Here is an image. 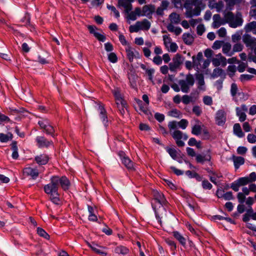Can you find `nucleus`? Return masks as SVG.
<instances>
[{
    "label": "nucleus",
    "mask_w": 256,
    "mask_h": 256,
    "mask_svg": "<svg viewBox=\"0 0 256 256\" xmlns=\"http://www.w3.org/2000/svg\"><path fill=\"white\" fill-rule=\"evenodd\" d=\"M210 159L211 156L210 154L207 156H202L200 154H198L196 157V162L201 164H203L205 161L210 162Z\"/></svg>",
    "instance_id": "c85d7f7f"
},
{
    "label": "nucleus",
    "mask_w": 256,
    "mask_h": 256,
    "mask_svg": "<svg viewBox=\"0 0 256 256\" xmlns=\"http://www.w3.org/2000/svg\"><path fill=\"white\" fill-rule=\"evenodd\" d=\"M233 160L234 166L236 168H238L240 165L244 164V159L241 156H233Z\"/></svg>",
    "instance_id": "2f4dec72"
},
{
    "label": "nucleus",
    "mask_w": 256,
    "mask_h": 256,
    "mask_svg": "<svg viewBox=\"0 0 256 256\" xmlns=\"http://www.w3.org/2000/svg\"><path fill=\"white\" fill-rule=\"evenodd\" d=\"M224 74V70L220 68H216L214 70L212 76L213 78H216L223 76Z\"/></svg>",
    "instance_id": "a19ab883"
},
{
    "label": "nucleus",
    "mask_w": 256,
    "mask_h": 256,
    "mask_svg": "<svg viewBox=\"0 0 256 256\" xmlns=\"http://www.w3.org/2000/svg\"><path fill=\"white\" fill-rule=\"evenodd\" d=\"M171 23L167 26V29L170 32H174L176 34V27H174L172 23L176 24V12H172L169 16Z\"/></svg>",
    "instance_id": "dca6fc26"
},
{
    "label": "nucleus",
    "mask_w": 256,
    "mask_h": 256,
    "mask_svg": "<svg viewBox=\"0 0 256 256\" xmlns=\"http://www.w3.org/2000/svg\"><path fill=\"white\" fill-rule=\"evenodd\" d=\"M177 240H178L180 243L182 245L184 246H185V244H186V238H184L182 235L178 234L177 233Z\"/></svg>",
    "instance_id": "e2e57ef3"
},
{
    "label": "nucleus",
    "mask_w": 256,
    "mask_h": 256,
    "mask_svg": "<svg viewBox=\"0 0 256 256\" xmlns=\"http://www.w3.org/2000/svg\"><path fill=\"white\" fill-rule=\"evenodd\" d=\"M212 63L215 66H218L222 65L225 66L226 64V59L223 56L220 54L216 56V58L212 59Z\"/></svg>",
    "instance_id": "9b49d317"
},
{
    "label": "nucleus",
    "mask_w": 256,
    "mask_h": 256,
    "mask_svg": "<svg viewBox=\"0 0 256 256\" xmlns=\"http://www.w3.org/2000/svg\"><path fill=\"white\" fill-rule=\"evenodd\" d=\"M169 132L174 140H176V120L170 122L168 124Z\"/></svg>",
    "instance_id": "4be33fe9"
},
{
    "label": "nucleus",
    "mask_w": 256,
    "mask_h": 256,
    "mask_svg": "<svg viewBox=\"0 0 256 256\" xmlns=\"http://www.w3.org/2000/svg\"><path fill=\"white\" fill-rule=\"evenodd\" d=\"M238 184L240 186H244L250 183L248 177H243L239 178L237 181Z\"/></svg>",
    "instance_id": "8fccbe9b"
},
{
    "label": "nucleus",
    "mask_w": 256,
    "mask_h": 256,
    "mask_svg": "<svg viewBox=\"0 0 256 256\" xmlns=\"http://www.w3.org/2000/svg\"><path fill=\"white\" fill-rule=\"evenodd\" d=\"M217 33L220 37L224 38L226 34V29L224 28H221L218 30Z\"/></svg>",
    "instance_id": "0e129e2a"
},
{
    "label": "nucleus",
    "mask_w": 256,
    "mask_h": 256,
    "mask_svg": "<svg viewBox=\"0 0 256 256\" xmlns=\"http://www.w3.org/2000/svg\"><path fill=\"white\" fill-rule=\"evenodd\" d=\"M106 8L108 10H110L114 14V16L116 18H118L120 16L119 12L116 8L114 6L107 4Z\"/></svg>",
    "instance_id": "3c124183"
},
{
    "label": "nucleus",
    "mask_w": 256,
    "mask_h": 256,
    "mask_svg": "<svg viewBox=\"0 0 256 256\" xmlns=\"http://www.w3.org/2000/svg\"><path fill=\"white\" fill-rule=\"evenodd\" d=\"M188 139V136L181 132L177 130V146H182L184 144V141Z\"/></svg>",
    "instance_id": "a211bd4d"
},
{
    "label": "nucleus",
    "mask_w": 256,
    "mask_h": 256,
    "mask_svg": "<svg viewBox=\"0 0 256 256\" xmlns=\"http://www.w3.org/2000/svg\"><path fill=\"white\" fill-rule=\"evenodd\" d=\"M250 16L252 17L256 18V6L254 5L251 7L250 11Z\"/></svg>",
    "instance_id": "774afa93"
},
{
    "label": "nucleus",
    "mask_w": 256,
    "mask_h": 256,
    "mask_svg": "<svg viewBox=\"0 0 256 256\" xmlns=\"http://www.w3.org/2000/svg\"><path fill=\"white\" fill-rule=\"evenodd\" d=\"M234 132L238 137H242L244 135L239 124H234Z\"/></svg>",
    "instance_id": "e433bc0d"
},
{
    "label": "nucleus",
    "mask_w": 256,
    "mask_h": 256,
    "mask_svg": "<svg viewBox=\"0 0 256 256\" xmlns=\"http://www.w3.org/2000/svg\"><path fill=\"white\" fill-rule=\"evenodd\" d=\"M112 92L116 100L120 101V104L122 105V106L126 104V101L123 99L121 96L120 92L118 88H115L112 91Z\"/></svg>",
    "instance_id": "aec40b11"
},
{
    "label": "nucleus",
    "mask_w": 256,
    "mask_h": 256,
    "mask_svg": "<svg viewBox=\"0 0 256 256\" xmlns=\"http://www.w3.org/2000/svg\"><path fill=\"white\" fill-rule=\"evenodd\" d=\"M21 22H26V26H32L30 24V16L28 12L26 13L24 16L21 20Z\"/></svg>",
    "instance_id": "de8ad7c7"
},
{
    "label": "nucleus",
    "mask_w": 256,
    "mask_h": 256,
    "mask_svg": "<svg viewBox=\"0 0 256 256\" xmlns=\"http://www.w3.org/2000/svg\"><path fill=\"white\" fill-rule=\"evenodd\" d=\"M97 106L96 107V109L99 112L100 118L106 128L108 126V114L106 110L104 108V105L100 102H96Z\"/></svg>",
    "instance_id": "39448f33"
},
{
    "label": "nucleus",
    "mask_w": 256,
    "mask_h": 256,
    "mask_svg": "<svg viewBox=\"0 0 256 256\" xmlns=\"http://www.w3.org/2000/svg\"><path fill=\"white\" fill-rule=\"evenodd\" d=\"M87 28L88 30L90 33V34H92L98 40L102 42L106 41V36L96 32V30H98V28L96 26L93 25H88Z\"/></svg>",
    "instance_id": "0eeeda50"
},
{
    "label": "nucleus",
    "mask_w": 256,
    "mask_h": 256,
    "mask_svg": "<svg viewBox=\"0 0 256 256\" xmlns=\"http://www.w3.org/2000/svg\"><path fill=\"white\" fill-rule=\"evenodd\" d=\"M114 252L115 253L118 254H121L123 255H126L128 254V252H130V250L127 247L120 245L116 246L114 248Z\"/></svg>",
    "instance_id": "b1692460"
},
{
    "label": "nucleus",
    "mask_w": 256,
    "mask_h": 256,
    "mask_svg": "<svg viewBox=\"0 0 256 256\" xmlns=\"http://www.w3.org/2000/svg\"><path fill=\"white\" fill-rule=\"evenodd\" d=\"M102 231L108 236H110L112 234V230L107 225H105V227L102 229Z\"/></svg>",
    "instance_id": "69168bd1"
},
{
    "label": "nucleus",
    "mask_w": 256,
    "mask_h": 256,
    "mask_svg": "<svg viewBox=\"0 0 256 256\" xmlns=\"http://www.w3.org/2000/svg\"><path fill=\"white\" fill-rule=\"evenodd\" d=\"M196 78L198 80V84L200 86L204 85V77L202 74H198L196 75Z\"/></svg>",
    "instance_id": "6e6d98bb"
},
{
    "label": "nucleus",
    "mask_w": 256,
    "mask_h": 256,
    "mask_svg": "<svg viewBox=\"0 0 256 256\" xmlns=\"http://www.w3.org/2000/svg\"><path fill=\"white\" fill-rule=\"evenodd\" d=\"M54 132V129L51 124L48 126V128H47L45 132L46 134L50 135L53 138H54L56 136Z\"/></svg>",
    "instance_id": "864d4df0"
},
{
    "label": "nucleus",
    "mask_w": 256,
    "mask_h": 256,
    "mask_svg": "<svg viewBox=\"0 0 256 256\" xmlns=\"http://www.w3.org/2000/svg\"><path fill=\"white\" fill-rule=\"evenodd\" d=\"M164 43L166 48L168 47V44H170V50L172 52H176V43L172 42V39L170 37L166 35L163 36Z\"/></svg>",
    "instance_id": "4468645a"
},
{
    "label": "nucleus",
    "mask_w": 256,
    "mask_h": 256,
    "mask_svg": "<svg viewBox=\"0 0 256 256\" xmlns=\"http://www.w3.org/2000/svg\"><path fill=\"white\" fill-rule=\"evenodd\" d=\"M23 174L24 176H30L32 180H36L39 175V172L36 168L31 167L25 168L23 170Z\"/></svg>",
    "instance_id": "6e6552de"
},
{
    "label": "nucleus",
    "mask_w": 256,
    "mask_h": 256,
    "mask_svg": "<svg viewBox=\"0 0 256 256\" xmlns=\"http://www.w3.org/2000/svg\"><path fill=\"white\" fill-rule=\"evenodd\" d=\"M139 128L140 130L148 131L150 130V126L146 124L140 123L139 125Z\"/></svg>",
    "instance_id": "338daca9"
},
{
    "label": "nucleus",
    "mask_w": 256,
    "mask_h": 256,
    "mask_svg": "<svg viewBox=\"0 0 256 256\" xmlns=\"http://www.w3.org/2000/svg\"><path fill=\"white\" fill-rule=\"evenodd\" d=\"M164 148L170 156L174 160H176V150L174 148H170L169 146H166Z\"/></svg>",
    "instance_id": "ea45409f"
},
{
    "label": "nucleus",
    "mask_w": 256,
    "mask_h": 256,
    "mask_svg": "<svg viewBox=\"0 0 256 256\" xmlns=\"http://www.w3.org/2000/svg\"><path fill=\"white\" fill-rule=\"evenodd\" d=\"M108 60L112 63H116L118 62V57L114 52H110L108 54Z\"/></svg>",
    "instance_id": "09e8293b"
},
{
    "label": "nucleus",
    "mask_w": 256,
    "mask_h": 256,
    "mask_svg": "<svg viewBox=\"0 0 256 256\" xmlns=\"http://www.w3.org/2000/svg\"><path fill=\"white\" fill-rule=\"evenodd\" d=\"M243 20L242 15L240 12H237L236 16H234V19L230 24V27L232 28H236L238 26L242 25Z\"/></svg>",
    "instance_id": "ddd939ff"
},
{
    "label": "nucleus",
    "mask_w": 256,
    "mask_h": 256,
    "mask_svg": "<svg viewBox=\"0 0 256 256\" xmlns=\"http://www.w3.org/2000/svg\"><path fill=\"white\" fill-rule=\"evenodd\" d=\"M246 0H232L228 7L232 8L234 6H240L244 4Z\"/></svg>",
    "instance_id": "603ef678"
},
{
    "label": "nucleus",
    "mask_w": 256,
    "mask_h": 256,
    "mask_svg": "<svg viewBox=\"0 0 256 256\" xmlns=\"http://www.w3.org/2000/svg\"><path fill=\"white\" fill-rule=\"evenodd\" d=\"M216 120L219 126L224 124L226 121V114L222 110H218L216 114Z\"/></svg>",
    "instance_id": "6ab92c4d"
},
{
    "label": "nucleus",
    "mask_w": 256,
    "mask_h": 256,
    "mask_svg": "<svg viewBox=\"0 0 256 256\" xmlns=\"http://www.w3.org/2000/svg\"><path fill=\"white\" fill-rule=\"evenodd\" d=\"M141 68L146 70V74L148 76V78L151 82H153V74L154 73V68L148 69L143 64H140Z\"/></svg>",
    "instance_id": "a878e982"
},
{
    "label": "nucleus",
    "mask_w": 256,
    "mask_h": 256,
    "mask_svg": "<svg viewBox=\"0 0 256 256\" xmlns=\"http://www.w3.org/2000/svg\"><path fill=\"white\" fill-rule=\"evenodd\" d=\"M224 18L225 19V24L226 22L228 23L230 26V22L232 21L233 19H234L233 14L230 12H228L224 14Z\"/></svg>",
    "instance_id": "4c0bfd02"
},
{
    "label": "nucleus",
    "mask_w": 256,
    "mask_h": 256,
    "mask_svg": "<svg viewBox=\"0 0 256 256\" xmlns=\"http://www.w3.org/2000/svg\"><path fill=\"white\" fill-rule=\"evenodd\" d=\"M194 82V80L193 76L189 74L186 76V80H180L178 84L182 91L184 92H188L190 87L193 86Z\"/></svg>",
    "instance_id": "20e7f679"
},
{
    "label": "nucleus",
    "mask_w": 256,
    "mask_h": 256,
    "mask_svg": "<svg viewBox=\"0 0 256 256\" xmlns=\"http://www.w3.org/2000/svg\"><path fill=\"white\" fill-rule=\"evenodd\" d=\"M256 28V22L253 21L247 24L244 29L246 32H252Z\"/></svg>",
    "instance_id": "f704fd0d"
},
{
    "label": "nucleus",
    "mask_w": 256,
    "mask_h": 256,
    "mask_svg": "<svg viewBox=\"0 0 256 256\" xmlns=\"http://www.w3.org/2000/svg\"><path fill=\"white\" fill-rule=\"evenodd\" d=\"M139 30H140L139 24L136 23L135 25H132L129 27V31L131 33L138 32Z\"/></svg>",
    "instance_id": "680f3d73"
},
{
    "label": "nucleus",
    "mask_w": 256,
    "mask_h": 256,
    "mask_svg": "<svg viewBox=\"0 0 256 256\" xmlns=\"http://www.w3.org/2000/svg\"><path fill=\"white\" fill-rule=\"evenodd\" d=\"M183 40L185 43L190 44L192 42L194 38L192 35L186 34L183 35Z\"/></svg>",
    "instance_id": "79ce46f5"
},
{
    "label": "nucleus",
    "mask_w": 256,
    "mask_h": 256,
    "mask_svg": "<svg viewBox=\"0 0 256 256\" xmlns=\"http://www.w3.org/2000/svg\"><path fill=\"white\" fill-rule=\"evenodd\" d=\"M242 40L247 47L254 48L256 46V38L249 34H244L242 36Z\"/></svg>",
    "instance_id": "1a4fd4ad"
},
{
    "label": "nucleus",
    "mask_w": 256,
    "mask_h": 256,
    "mask_svg": "<svg viewBox=\"0 0 256 256\" xmlns=\"http://www.w3.org/2000/svg\"><path fill=\"white\" fill-rule=\"evenodd\" d=\"M36 146L38 148H48L50 146H53V142L48 140L44 136H37L35 138Z\"/></svg>",
    "instance_id": "423d86ee"
},
{
    "label": "nucleus",
    "mask_w": 256,
    "mask_h": 256,
    "mask_svg": "<svg viewBox=\"0 0 256 256\" xmlns=\"http://www.w3.org/2000/svg\"><path fill=\"white\" fill-rule=\"evenodd\" d=\"M50 182L44 186V192L50 195V200L54 204H58L60 202V194L58 192L59 186L64 191H66L70 188V182L65 176H53L50 178Z\"/></svg>",
    "instance_id": "f257e3e1"
},
{
    "label": "nucleus",
    "mask_w": 256,
    "mask_h": 256,
    "mask_svg": "<svg viewBox=\"0 0 256 256\" xmlns=\"http://www.w3.org/2000/svg\"><path fill=\"white\" fill-rule=\"evenodd\" d=\"M166 242L170 246L172 250V254H175L174 250L176 249V243L170 238H166Z\"/></svg>",
    "instance_id": "72a5a7b5"
},
{
    "label": "nucleus",
    "mask_w": 256,
    "mask_h": 256,
    "mask_svg": "<svg viewBox=\"0 0 256 256\" xmlns=\"http://www.w3.org/2000/svg\"><path fill=\"white\" fill-rule=\"evenodd\" d=\"M164 184L165 186H168L172 190H176V185L170 180L162 178Z\"/></svg>",
    "instance_id": "58836bf2"
},
{
    "label": "nucleus",
    "mask_w": 256,
    "mask_h": 256,
    "mask_svg": "<svg viewBox=\"0 0 256 256\" xmlns=\"http://www.w3.org/2000/svg\"><path fill=\"white\" fill-rule=\"evenodd\" d=\"M213 22L212 24V27L214 28H218L220 26L225 24V22L220 17L218 14H215L213 16Z\"/></svg>",
    "instance_id": "2eb2a0df"
},
{
    "label": "nucleus",
    "mask_w": 256,
    "mask_h": 256,
    "mask_svg": "<svg viewBox=\"0 0 256 256\" xmlns=\"http://www.w3.org/2000/svg\"><path fill=\"white\" fill-rule=\"evenodd\" d=\"M170 70L171 71H176V56L173 57L172 62L169 64Z\"/></svg>",
    "instance_id": "13d9d810"
},
{
    "label": "nucleus",
    "mask_w": 256,
    "mask_h": 256,
    "mask_svg": "<svg viewBox=\"0 0 256 256\" xmlns=\"http://www.w3.org/2000/svg\"><path fill=\"white\" fill-rule=\"evenodd\" d=\"M132 50V48L130 46H128L126 48L127 58L130 62H133L134 58L135 56L134 52Z\"/></svg>",
    "instance_id": "473e14b6"
},
{
    "label": "nucleus",
    "mask_w": 256,
    "mask_h": 256,
    "mask_svg": "<svg viewBox=\"0 0 256 256\" xmlns=\"http://www.w3.org/2000/svg\"><path fill=\"white\" fill-rule=\"evenodd\" d=\"M136 24H139L140 30H148L150 27V23L146 19H144L142 22L138 21Z\"/></svg>",
    "instance_id": "393cba45"
},
{
    "label": "nucleus",
    "mask_w": 256,
    "mask_h": 256,
    "mask_svg": "<svg viewBox=\"0 0 256 256\" xmlns=\"http://www.w3.org/2000/svg\"><path fill=\"white\" fill-rule=\"evenodd\" d=\"M208 6L210 8H216L218 12H220L224 7V3L222 0L216 2L215 0H210Z\"/></svg>",
    "instance_id": "f3484780"
},
{
    "label": "nucleus",
    "mask_w": 256,
    "mask_h": 256,
    "mask_svg": "<svg viewBox=\"0 0 256 256\" xmlns=\"http://www.w3.org/2000/svg\"><path fill=\"white\" fill-rule=\"evenodd\" d=\"M244 48V46L240 43H236L232 47V52H240L242 51Z\"/></svg>",
    "instance_id": "c03bdc74"
},
{
    "label": "nucleus",
    "mask_w": 256,
    "mask_h": 256,
    "mask_svg": "<svg viewBox=\"0 0 256 256\" xmlns=\"http://www.w3.org/2000/svg\"><path fill=\"white\" fill-rule=\"evenodd\" d=\"M152 196L154 198L152 202V206L154 211L158 222L161 224L162 215L165 212V208L163 206L165 204L166 199L162 193L156 190L152 192Z\"/></svg>",
    "instance_id": "f03ea898"
},
{
    "label": "nucleus",
    "mask_w": 256,
    "mask_h": 256,
    "mask_svg": "<svg viewBox=\"0 0 256 256\" xmlns=\"http://www.w3.org/2000/svg\"><path fill=\"white\" fill-rule=\"evenodd\" d=\"M236 114L239 117L240 122H244L246 119V114L244 112H243L239 108H236Z\"/></svg>",
    "instance_id": "a18cd8bd"
},
{
    "label": "nucleus",
    "mask_w": 256,
    "mask_h": 256,
    "mask_svg": "<svg viewBox=\"0 0 256 256\" xmlns=\"http://www.w3.org/2000/svg\"><path fill=\"white\" fill-rule=\"evenodd\" d=\"M202 130V126L199 124L194 125L192 128V133L195 135H199Z\"/></svg>",
    "instance_id": "37998d69"
},
{
    "label": "nucleus",
    "mask_w": 256,
    "mask_h": 256,
    "mask_svg": "<svg viewBox=\"0 0 256 256\" xmlns=\"http://www.w3.org/2000/svg\"><path fill=\"white\" fill-rule=\"evenodd\" d=\"M232 46L229 42H224L222 46V52L228 56H232L233 54L232 51L231 52Z\"/></svg>",
    "instance_id": "5701e85b"
},
{
    "label": "nucleus",
    "mask_w": 256,
    "mask_h": 256,
    "mask_svg": "<svg viewBox=\"0 0 256 256\" xmlns=\"http://www.w3.org/2000/svg\"><path fill=\"white\" fill-rule=\"evenodd\" d=\"M206 4L202 0H187L184 5L186 12L185 14L188 18H191L194 16H199L202 10L204 9Z\"/></svg>",
    "instance_id": "7ed1b4c3"
},
{
    "label": "nucleus",
    "mask_w": 256,
    "mask_h": 256,
    "mask_svg": "<svg viewBox=\"0 0 256 256\" xmlns=\"http://www.w3.org/2000/svg\"><path fill=\"white\" fill-rule=\"evenodd\" d=\"M11 148L12 150V156L13 159L16 160L18 158V148L17 146V142L12 141L11 144Z\"/></svg>",
    "instance_id": "bb28decb"
},
{
    "label": "nucleus",
    "mask_w": 256,
    "mask_h": 256,
    "mask_svg": "<svg viewBox=\"0 0 256 256\" xmlns=\"http://www.w3.org/2000/svg\"><path fill=\"white\" fill-rule=\"evenodd\" d=\"M134 100L138 104L140 108V110L141 112H143L146 115L151 114L150 112L146 106H144V104L142 100L138 98H134Z\"/></svg>",
    "instance_id": "412c9836"
},
{
    "label": "nucleus",
    "mask_w": 256,
    "mask_h": 256,
    "mask_svg": "<svg viewBox=\"0 0 256 256\" xmlns=\"http://www.w3.org/2000/svg\"><path fill=\"white\" fill-rule=\"evenodd\" d=\"M242 33L238 32L232 36V40L233 42L237 43L242 38Z\"/></svg>",
    "instance_id": "49530a36"
},
{
    "label": "nucleus",
    "mask_w": 256,
    "mask_h": 256,
    "mask_svg": "<svg viewBox=\"0 0 256 256\" xmlns=\"http://www.w3.org/2000/svg\"><path fill=\"white\" fill-rule=\"evenodd\" d=\"M154 118L160 122H162L164 120V116L162 114L156 112L154 114Z\"/></svg>",
    "instance_id": "052dcab7"
},
{
    "label": "nucleus",
    "mask_w": 256,
    "mask_h": 256,
    "mask_svg": "<svg viewBox=\"0 0 256 256\" xmlns=\"http://www.w3.org/2000/svg\"><path fill=\"white\" fill-rule=\"evenodd\" d=\"M155 6L152 4L144 5L142 9V16H146L148 18H152V13L154 12Z\"/></svg>",
    "instance_id": "9d476101"
},
{
    "label": "nucleus",
    "mask_w": 256,
    "mask_h": 256,
    "mask_svg": "<svg viewBox=\"0 0 256 256\" xmlns=\"http://www.w3.org/2000/svg\"><path fill=\"white\" fill-rule=\"evenodd\" d=\"M122 163L128 170H134L133 162L127 156L122 158Z\"/></svg>",
    "instance_id": "cd10ccee"
},
{
    "label": "nucleus",
    "mask_w": 256,
    "mask_h": 256,
    "mask_svg": "<svg viewBox=\"0 0 256 256\" xmlns=\"http://www.w3.org/2000/svg\"><path fill=\"white\" fill-rule=\"evenodd\" d=\"M224 42L222 41L216 40L214 43L212 48L214 50L219 49L222 46Z\"/></svg>",
    "instance_id": "bf43d9fd"
},
{
    "label": "nucleus",
    "mask_w": 256,
    "mask_h": 256,
    "mask_svg": "<svg viewBox=\"0 0 256 256\" xmlns=\"http://www.w3.org/2000/svg\"><path fill=\"white\" fill-rule=\"evenodd\" d=\"M130 84V86L134 89L136 88V81L135 80V76L134 74L131 75V77L128 76V77Z\"/></svg>",
    "instance_id": "5fc2aeb1"
},
{
    "label": "nucleus",
    "mask_w": 256,
    "mask_h": 256,
    "mask_svg": "<svg viewBox=\"0 0 256 256\" xmlns=\"http://www.w3.org/2000/svg\"><path fill=\"white\" fill-rule=\"evenodd\" d=\"M37 234L41 237H42L46 240H49L50 238V235L46 232L42 228L38 227L37 228Z\"/></svg>",
    "instance_id": "c9c22d12"
},
{
    "label": "nucleus",
    "mask_w": 256,
    "mask_h": 256,
    "mask_svg": "<svg viewBox=\"0 0 256 256\" xmlns=\"http://www.w3.org/2000/svg\"><path fill=\"white\" fill-rule=\"evenodd\" d=\"M180 100H182L184 104H189L190 102H194L193 98L188 95L184 96L182 97V100H180V98L177 96V104L179 103Z\"/></svg>",
    "instance_id": "7c9ffc66"
},
{
    "label": "nucleus",
    "mask_w": 256,
    "mask_h": 256,
    "mask_svg": "<svg viewBox=\"0 0 256 256\" xmlns=\"http://www.w3.org/2000/svg\"><path fill=\"white\" fill-rule=\"evenodd\" d=\"M174 75L168 74L166 82L170 86L171 88L176 92V83L174 82Z\"/></svg>",
    "instance_id": "c756f323"
},
{
    "label": "nucleus",
    "mask_w": 256,
    "mask_h": 256,
    "mask_svg": "<svg viewBox=\"0 0 256 256\" xmlns=\"http://www.w3.org/2000/svg\"><path fill=\"white\" fill-rule=\"evenodd\" d=\"M228 74L230 77H232L234 74L236 72V66H229L228 68Z\"/></svg>",
    "instance_id": "4d7b16f0"
},
{
    "label": "nucleus",
    "mask_w": 256,
    "mask_h": 256,
    "mask_svg": "<svg viewBox=\"0 0 256 256\" xmlns=\"http://www.w3.org/2000/svg\"><path fill=\"white\" fill-rule=\"evenodd\" d=\"M50 158L46 154H43L36 156L34 158V161L40 166L45 165L49 161Z\"/></svg>",
    "instance_id": "f8f14e48"
}]
</instances>
